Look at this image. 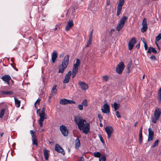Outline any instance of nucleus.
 <instances>
[{
    "label": "nucleus",
    "instance_id": "f257e3e1",
    "mask_svg": "<svg viewBox=\"0 0 161 161\" xmlns=\"http://www.w3.org/2000/svg\"><path fill=\"white\" fill-rule=\"evenodd\" d=\"M74 120L77 125L79 129L82 130L83 133L87 134L89 132L90 125L88 123L86 122V120L82 119L80 116H75Z\"/></svg>",
    "mask_w": 161,
    "mask_h": 161
},
{
    "label": "nucleus",
    "instance_id": "f03ea898",
    "mask_svg": "<svg viewBox=\"0 0 161 161\" xmlns=\"http://www.w3.org/2000/svg\"><path fill=\"white\" fill-rule=\"evenodd\" d=\"M40 109H39L37 110V113L39 114V116L40 117V119L38 120V122L40 125V126L42 127L43 125V122L44 120L45 119H47V118L46 117L47 115L45 114V108H43L42 109L41 112H40Z\"/></svg>",
    "mask_w": 161,
    "mask_h": 161
},
{
    "label": "nucleus",
    "instance_id": "7ed1b4c3",
    "mask_svg": "<svg viewBox=\"0 0 161 161\" xmlns=\"http://www.w3.org/2000/svg\"><path fill=\"white\" fill-rule=\"evenodd\" d=\"M69 56H65L62 62V63L59 66V70H64L66 68L69 62Z\"/></svg>",
    "mask_w": 161,
    "mask_h": 161
},
{
    "label": "nucleus",
    "instance_id": "20e7f679",
    "mask_svg": "<svg viewBox=\"0 0 161 161\" xmlns=\"http://www.w3.org/2000/svg\"><path fill=\"white\" fill-rule=\"evenodd\" d=\"M161 113L159 109L157 108L155 109L153 117H152V120L154 123H156L157 120H158L161 115Z\"/></svg>",
    "mask_w": 161,
    "mask_h": 161
},
{
    "label": "nucleus",
    "instance_id": "39448f33",
    "mask_svg": "<svg viewBox=\"0 0 161 161\" xmlns=\"http://www.w3.org/2000/svg\"><path fill=\"white\" fill-rule=\"evenodd\" d=\"M127 19V17L124 16L120 20L119 22L116 27V30L118 31H119L123 27Z\"/></svg>",
    "mask_w": 161,
    "mask_h": 161
},
{
    "label": "nucleus",
    "instance_id": "423d86ee",
    "mask_svg": "<svg viewBox=\"0 0 161 161\" xmlns=\"http://www.w3.org/2000/svg\"><path fill=\"white\" fill-rule=\"evenodd\" d=\"M105 130L107 134L108 138L109 139L112 136V134L114 131V129L111 126H107L105 128Z\"/></svg>",
    "mask_w": 161,
    "mask_h": 161
},
{
    "label": "nucleus",
    "instance_id": "0eeeda50",
    "mask_svg": "<svg viewBox=\"0 0 161 161\" xmlns=\"http://www.w3.org/2000/svg\"><path fill=\"white\" fill-rule=\"evenodd\" d=\"M75 103V102L74 101L65 98L61 99L59 101V103L62 105H66L68 104H74Z\"/></svg>",
    "mask_w": 161,
    "mask_h": 161
},
{
    "label": "nucleus",
    "instance_id": "6e6552de",
    "mask_svg": "<svg viewBox=\"0 0 161 161\" xmlns=\"http://www.w3.org/2000/svg\"><path fill=\"white\" fill-rule=\"evenodd\" d=\"M79 87L82 90L86 91L88 88V86L86 83L80 81L78 82Z\"/></svg>",
    "mask_w": 161,
    "mask_h": 161
},
{
    "label": "nucleus",
    "instance_id": "1a4fd4ad",
    "mask_svg": "<svg viewBox=\"0 0 161 161\" xmlns=\"http://www.w3.org/2000/svg\"><path fill=\"white\" fill-rule=\"evenodd\" d=\"M60 130L64 136H66L68 135V130L64 125H62L60 127Z\"/></svg>",
    "mask_w": 161,
    "mask_h": 161
},
{
    "label": "nucleus",
    "instance_id": "9d476101",
    "mask_svg": "<svg viewBox=\"0 0 161 161\" xmlns=\"http://www.w3.org/2000/svg\"><path fill=\"white\" fill-rule=\"evenodd\" d=\"M136 42V38H132L129 41L128 43V47L130 50H131Z\"/></svg>",
    "mask_w": 161,
    "mask_h": 161
},
{
    "label": "nucleus",
    "instance_id": "9b49d317",
    "mask_svg": "<svg viewBox=\"0 0 161 161\" xmlns=\"http://www.w3.org/2000/svg\"><path fill=\"white\" fill-rule=\"evenodd\" d=\"M102 112L105 114H108L109 112V107L108 104H104L102 108Z\"/></svg>",
    "mask_w": 161,
    "mask_h": 161
},
{
    "label": "nucleus",
    "instance_id": "f8f14e48",
    "mask_svg": "<svg viewBox=\"0 0 161 161\" xmlns=\"http://www.w3.org/2000/svg\"><path fill=\"white\" fill-rule=\"evenodd\" d=\"M142 28L141 29V31L142 32H144L147 31V20L146 18H144L143 19L142 21Z\"/></svg>",
    "mask_w": 161,
    "mask_h": 161
},
{
    "label": "nucleus",
    "instance_id": "ddd939ff",
    "mask_svg": "<svg viewBox=\"0 0 161 161\" xmlns=\"http://www.w3.org/2000/svg\"><path fill=\"white\" fill-rule=\"evenodd\" d=\"M55 150L58 152L60 153L63 155L65 154V153L63 149L58 144H56L55 145Z\"/></svg>",
    "mask_w": 161,
    "mask_h": 161
},
{
    "label": "nucleus",
    "instance_id": "4468645a",
    "mask_svg": "<svg viewBox=\"0 0 161 161\" xmlns=\"http://www.w3.org/2000/svg\"><path fill=\"white\" fill-rule=\"evenodd\" d=\"M148 142H150L153 140L154 135L153 131L151 128L148 129Z\"/></svg>",
    "mask_w": 161,
    "mask_h": 161
},
{
    "label": "nucleus",
    "instance_id": "2eb2a0df",
    "mask_svg": "<svg viewBox=\"0 0 161 161\" xmlns=\"http://www.w3.org/2000/svg\"><path fill=\"white\" fill-rule=\"evenodd\" d=\"M1 79L5 81L8 85L9 84V80L11 79L9 75H4L2 77Z\"/></svg>",
    "mask_w": 161,
    "mask_h": 161
},
{
    "label": "nucleus",
    "instance_id": "dca6fc26",
    "mask_svg": "<svg viewBox=\"0 0 161 161\" xmlns=\"http://www.w3.org/2000/svg\"><path fill=\"white\" fill-rule=\"evenodd\" d=\"M125 67V65L123 62H120L116 67V70H123Z\"/></svg>",
    "mask_w": 161,
    "mask_h": 161
},
{
    "label": "nucleus",
    "instance_id": "f3484780",
    "mask_svg": "<svg viewBox=\"0 0 161 161\" xmlns=\"http://www.w3.org/2000/svg\"><path fill=\"white\" fill-rule=\"evenodd\" d=\"M73 21L71 20H69L68 22L67 25L66 27L65 31H69L73 26Z\"/></svg>",
    "mask_w": 161,
    "mask_h": 161
},
{
    "label": "nucleus",
    "instance_id": "a211bd4d",
    "mask_svg": "<svg viewBox=\"0 0 161 161\" xmlns=\"http://www.w3.org/2000/svg\"><path fill=\"white\" fill-rule=\"evenodd\" d=\"M80 60L77 59L76 63L74 64L73 70H77L78 69V67L80 66Z\"/></svg>",
    "mask_w": 161,
    "mask_h": 161
},
{
    "label": "nucleus",
    "instance_id": "6ab92c4d",
    "mask_svg": "<svg viewBox=\"0 0 161 161\" xmlns=\"http://www.w3.org/2000/svg\"><path fill=\"white\" fill-rule=\"evenodd\" d=\"M58 56V53L56 51H53L52 55V62L53 63H54L56 60Z\"/></svg>",
    "mask_w": 161,
    "mask_h": 161
},
{
    "label": "nucleus",
    "instance_id": "aec40b11",
    "mask_svg": "<svg viewBox=\"0 0 161 161\" xmlns=\"http://www.w3.org/2000/svg\"><path fill=\"white\" fill-rule=\"evenodd\" d=\"M111 107L112 108H114L115 111H116L119 108L120 105L119 103H117L115 102H114L113 104H111Z\"/></svg>",
    "mask_w": 161,
    "mask_h": 161
},
{
    "label": "nucleus",
    "instance_id": "412c9836",
    "mask_svg": "<svg viewBox=\"0 0 161 161\" xmlns=\"http://www.w3.org/2000/svg\"><path fill=\"white\" fill-rule=\"evenodd\" d=\"M139 142L140 144L142 142V127H141L140 130L139 134Z\"/></svg>",
    "mask_w": 161,
    "mask_h": 161
},
{
    "label": "nucleus",
    "instance_id": "4be33fe9",
    "mask_svg": "<svg viewBox=\"0 0 161 161\" xmlns=\"http://www.w3.org/2000/svg\"><path fill=\"white\" fill-rule=\"evenodd\" d=\"M1 94L7 95H10L14 94L12 91H1Z\"/></svg>",
    "mask_w": 161,
    "mask_h": 161
},
{
    "label": "nucleus",
    "instance_id": "5701e85b",
    "mask_svg": "<svg viewBox=\"0 0 161 161\" xmlns=\"http://www.w3.org/2000/svg\"><path fill=\"white\" fill-rule=\"evenodd\" d=\"M56 87V85H55L53 86V87L52 88L51 93L50 95H54L56 94L57 91Z\"/></svg>",
    "mask_w": 161,
    "mask_h": 161
},
{
    "label": "nucleus",
    "instance_id": "b1692460",
    "mask_svg": "<svg viewBox=\"0 0 161 161\" xmlns=\"http://www.w3.org/2000/svg\"><path fill=\"white\" fill-rule=\"evenodd\" d=\"M75 148L76 149H77L80 146V141L78 138L76 139L75 141Z\"/></svg>",
    "mask_w": 161,
    "mask_h": 161
},
{
    "label": "nucleus",
    "instance_id": "393cba45",
    "mask_svg": "<svg viewBox=\"0 0 161 161\" xmlns=\"http://www.w3.org/2000/svg\"><path fill=\"white\" fill-rule=\"evenodd\" d=\"M15 100V103L16 107H19L20 106V101L17 99L14 96Z\"/></svg>",
    "mask_w": 161,
    "mask_h": 161
},
{
    "label": "nucleus",
    "instance_id": "a878e982",
    "mask_svg": "<svg viewBox=\"0 0 161 161\" xmlns=\"http://www.w3.org/2000/svg\"><path fill=\"white\" fill-rule=\"evenodd\" d=\"M157 52L156 50L154 48L152 47H149L147 51L148 53H150L151 52H153L154 53H156Z\"/></svg>",
    "mask_w": 161,
    "mask_h": 161
},
{
    "label": "nucleus",
    "instance_id": "bb28decb",
    "mask_svg": "<svg viewBox=\"0 0 161 161\" xmlns=\"http://www.w3.org/2000/svg\"><path fill=\"white\" fill-rule=\"evenodd\" d=\"M44 154L46 160H47L48 158V151L46 149L44 151Z\"/></svg>",
    "mask_w": 161,
    "mask_h": 161
},
{
    "label": "nucleus",
    "instance_id": "cd10ccee",
    "mask_svg": "<svg viewBox=\"0 0 161 161\" xmlns=\"http://www.w3.org/2000/svg\"><path fill=\"white\" fill-rule=\"evenodd\" d=\"M32 144L33 145H35L36 146L38 145V142L37 140L36 139V138H35L32 139Z\"/></svg>",
    "mask_w": 161,
    "mask_h": 161
},
{
    "label": "nucleus",
    "instance_id": "c85d7f7f",
    "mask_svg": "<svg viewBox=\"0 0 161 161\" xmlns=\"http://www.w3.org/2000/svg\"><path fill=\"white\" fill-rule=\"evenodd\" d=\"M81 104L85 107H87L88 105L87 100L86 99L83 100Z\"/></svg>",
    "mask_w": 161,
    "mask_h": 161
},
{
    "label": "nucleus",
    "instance_id": "c756f323",
    "mask_svg": "<svg viewBox=\"0 0 161 161\" xmlns=\"http://www.w3.org/2000/svg\"><path fill=\"white\" fill-rule=\"evenodd\" d=\"M94 156L95 157L100 158L101 156V153L99 152L94 153H93Z\"/></svg>",
    "mask_w": 161,
    "mask_h": 161
},
{
    "label": "nucleus",
    "instance_id": "7c9ffc66",
    "mask_svg": "<svg viewBox=\"0 0 161 161\" xmlns=\"http://www.w3.org/2000/svg\"><path fill=\"white\" fill-rule=\"evenodd\" d=\"M122 9V7L117 6V14L118 16L119 15L120 12L121 11Z\"/></svg>",
    "mask_w": 161,
    "mask_h": 161
},
{
    "label": "nucleus",
    "instance_id": "2f4dec72",
    "mask_svg": "<svg viewBox=\"0 0 161 161\" xmlns=\"http://www.w3.org/2000/svg\"><path fill=\"white\" fill-rule=\"evenodd\" d=\"M5 109H3L1 110V111L0 113V118H2L3 117L5 112Z\"/></svg>",
    "mask_w": 161,
    "mask_h": 161
},
{
    "label": "nucleus",
    "instance_id": "473e14b6",
    "mask_svg": "<svg viewBox=\"0 0 161 161\" xmlns=\"http://www.w3.org/2000/svg\"><path fill=\"white\" fill-rule=\"evenodd\" d=\"M106 157L105 155H103L99 158V161H106Z\"/></svg>",
    "mask_w": 161,
    "mask_h": 161
},
{
    "label": "nucleus",
    "instance_id": "72a5a7b5",
    "mask_svg": "<svg viewBox=\"0 0 161 161\" xmlns=\"http://www.w3.org/2000/svg\"><path fill=\"white\" fill-rule=\"evenodd\" d=\"M30 134L31 135L32 139L35 138H36V136L34 134V132L33 130H31L30 131Z\"/></svg>",
    "mask_w": 161,
    "mask_h": 161
},
{
    "label": "nucleus",
    "instance_id": "f704fd0d",
    "mask_svg": "<svg viewBox=\"0 0 161 161\" xmlns=\"http://www.w3.org/2000/svg\"><path fill=\"white\" fill-rule=\"evenodd\" d=\"M158 142L159 140H157L153 143V144L151 146V147L153 148L157 146L158 145Z\"/></svg>",
    "mask_w": 161,
    "mask_h": 161
},
{
    "label": "nucleus",
    "instance_id": "c9c22d12",
    "mask_svg": "<svg viewBox=\"0 0 161 161\" xmlns=\"http://www.w3.org/2000/svg\"><path fill=\"white\" fill-rule=\"evenodd\" d=\"M161 39V33H160L156 37V42H158Z\"/></svg>",
    "mask_w": 161,
    "mask_h": 161
},
{
    "label": "nucleus",
    "instance_id": "e433bc0d",
    "mask_svg": "<svg viewBox=\"0 0 161 161\" xmlns=\"http://www.w3.org/2000/svg\"><path fill=\"white\" fill-rule=\"evenodd\" d=\"M71 75V71H69L68 73L66 75L65 77L69 80L70 76Z\"/></svg>",
    "mask_w": 161,
    "mask_h": 161
},
{
    "label": "nucleus",
    "instance_id": "4c0bfd02",
    "mask_svg": "<svg viewBox=\"0 0 161 161\" xmlns=\"http://www.w3.org/2000/svg\"><path fill=\"white\" fill-rule=\"evenodd\" d=\"M71 75V71H69L68 73L66 75L65 77L69 80L70 76Z\"/></svg>",
    "mask_w": 161,
    "mask_h": 161
},
{
    "label": "nucleus",
    "instance_id": "58836bf2",
    "mask_svg": "<svg viewBox=\"0 0 161 161\" xmlns=\"http://www.w3.org/2000/svg\"><path fill=\"white\" fill-rule=\"evenodd\" d=\"M109 79V77L108 75H105L103 77V80L105 81H107Z\"/></svg>",
    "mask_w": 161,
    "mask_h": 161
},
{
    "label": "nucleus",
    "instance_id": "ea45409f",
    "mask_svg": "<svg viewBox=\"0 0 161 161\" xmlns=\"http://www.w3.org/2000/svg\"><path fill=\"white\" fill-rule=\"evenodd\" d=\"M40 101H41L40 99H38L36 102L35 103L34 105H35V107L36 108H37V107L36 106L37 103H38V104L39 105V103H40Z\"/></svg>",
    "mask_w": 161,
    "mask_h": 161
},
{
    "label": "nucleus",
    "instance_id": "a19ab883",
    "mask_svg": "<svg viewBox=\"0 0 161 161\" xmlns=\"http://www.w3.org/2000/svg\"><path fill=\"white\" fill-rule=\"evenodd\" d=\"M92 41V39H89L88 41L87 42V44L86 45V47H88L89 45L91 44Z\"/></svg>",
    "mask_w": 161,
    "mask_h": 161
},
{
    "label": "nucleus",
    "instance_id": "79ce46f5",
    "mask_svg": "<svg viewBox=\"0 0 161 161\" xmlns=\"http://www.w3.org/2000/svg\"><path fill=\"white\" fill-rule=\"evenodd\" d=\"M69 79L65 77L63 81V83H67L69 82Z\"/></svg>",
    "mask_w": 161,
    "mask_h": 161
},
{
    "label": "nucleus",
    "instance_id": "37998d69",
    "mask_svg": "<svg viewBox=\"0 0 161 161\" xmlns=\"http://www.w3.org/2000/svg\"><path fill=\"white\" fill-rule=\"evenodd\" d=\"M78 107L79 109L80 110H82L83 109V105L81 104L79 105Z\"/></svg>",
    "mask_w": 161,
    "mask_h": 161
},
{
    "label": "nucleus",
    "instance_id": "c03bdc74",
    "mask_svg": "<svg viewBox=\"0 0 161 161\" xmlns=\"http://www.w3.org/2000/svg\"><path fill=\"white\" fill-rule=\"evenodd\" d=\"M98 117L99 119V120L100 122H101V121L103 120V116L101 114H98Z\"/></svg>",
    "mask_w": 161,
    "mask_h": 161
},
{
    "label": "nucleus",
    "instance_id": "a18cd8bd",
    "mask_svg": "<svg viewBox=\"0 0 161 161\" xmlns=\"http://www.w3.org/2000/svg\"><path fill=\"white\" fill-rule=\"evenodd\" d=\"M116 111V115L118 118H120L121 116L120 115V114L118 111Z\"/></svg>",
    "mask_w": 161,
    "mask_h": 161
},
{
    "label": "nucleus",
    "instance_id": "49530a36",
    "mask_svg": "<svg viewBox=\"0 0 161 161\" xmlns=\"http://www.w3.org/2000/svg\"><path fill=\"white\" fill-rule=\"evenodd\" d=\"M131 63L130 62V63H129L127 64V68L128 70H129L130 69L131 67Z\"/></svg>",
    "mask_w": 161,
    "mask_h": 161
},
{
    "label": "nucleus",
    "instance_id": "de8ad7c7",
    "mask_svg": "<svg viewBox=\"0 0 161 161\" xmlns=\"http://www.w3.org/2000/svg\"><path fill=\"white\" fill-rule=\"evenodd\" d=\"M77 71H73V72L71 75L72 77L73 78L75 77V75L77 73Z\"/></svg>",
    "mask_w": 161,
    "mask_h": 161
},
{
    "label": "nucleus",
    "instance_id": "09e8293b",
    "mask_svg": "<svg viewBox=\"0 0 161 161\" xmlns=\"http://www.w3.org/2000/svg\"><path fill=\"white\" fill-rule=\"evenodd\" d=\"M99 138H100V139L101 141L103 143H104V142L103 140V139L102 137V136H101V135H100L99 136Z\"/></svg>",
    "mask_w": 161,
    "mask_h": 161
},
{
    "label": "nucleus",
    "instance_id": "8fccbe9b",
    "mask_svg": "<svg viewBox=\"0 0 161 161\" xmlns=\"http://www.w3.org/2000/svg\"><path fill=\"white\" fill-rule=\"evenodd\" d=\"M124 3L119 2L118 6L122 7V6L123 5Z\"/></svg>",
    "mask_w": 161,
    "mask_h": 161
},
{
    "label": "nucleus",
    "instance_id": "3c124183",
    "mask_svg": "<svg viewBox=\"0 0 161 161\" xmlns=\"http://www.w3.org/2000/svg\"><path fill=\"white\" fill-rule=\"evenodd\" d=\"M150 59L152 60H156V57L154 56H152L150 57Z\"/></svg>",
    "mask_w": 161,
    "mask_h": 161
},
{
    "label": "nucleus",
    "instance_id": "603ef678",
    "mask_svg": "<svg viewBox=\"0 0 161 161\" xmlns=\"http://www.w3.org/2000/svg\"><path fill=\"white\" fill-rule=\"evenodd\" d=\"M141 40L143 42L144 44H145V43H146V42L144 38H141Z\"/></svg>",
    "mask_w": 161,
    "mask_h": 161
},
{
    "label": "nucleus",
    "instance_id": "864d4df0",
    "mask_svg": "<svg viewBox=\"0 0 161 161\" xmlns=\"http://www.w3.org/2000/svg\"><path fill=\"white\" fill-rule=\"evenodd\" d=\"M144 45L145 48V50H146L147 49V47H148L147 43H145V44H144Z\"/></svg>",
    "mask_w": 161,
    "mask_h": 161
},
{
    "label": "nucleus",
    "instance_id": "5fc2aeb1",
    "mask_svg": "<svg viewBox=\"0 0 161 161\" xmlns=\"http://www.w3.org/2000/svg\"><path fill=\"white\" fill-rule=\"evenodd\" d=\"M110 3V0H107V5H109Z\"/></svg>",
    "mask_w": 161,
    "mask_h": 161
},
{
    "label": "nucleus",
    "instance_id": "6e6d98bb",
    "mask_svg": "<svg viewBox=\"0 0 161 161\" xmlns=\"http://www.w3.org/2000/svg\"><path fill=\"white\" fill-rule=\"evenodd\" d=\"M79 161H84V157H81Z\"/></svg>",
    "mask_w": 161,
    "mask_h": 161
},
{
    "label": "nucleus",
    "instance_id": "4d7b16f0",
    "mask_svg": "<svg viewBox=\"0 0 161 161\" xmlns=\"http://www.w3.org/2000/svg\"><path fill=\"white\" fill-rule=\"evenodd\" d=\"M89 39H92V35L90 34L89 36Z\"/></svg>",
    "mask_w": 161,
    "mask_h": 161
},
{
    "label": "nucleus",
    "instance_id": "13d9d810",
    "mask_svg": "<svg viewBox=\"0 0 161 161\" xmlns=\"http://www.w3.org/2000/svg\"><path fill=\"white\" fill-rule=\"evenodd\" d=\"M158 42H156V41H155V43H156V45H157V46L158 47V48H159V46H158Z\"/></svg>",
    "mask_w": 161,
    "mask_h": 161
},
{
    "label": "nucleus",
    "instance_id": "bf43d9fd",
    "mask_svg": "<svg viewBox=\"0 0 161 161\" xmlns=\"http://www.w3.org/2000/svg\"><path fill=\"white\" fill-rule=\"evenodd\" d=\"M116 72L119 74H121L122 73V71H116Z\"/></svg>",
    "mask_w": 161,
    "mask_h": 161
},
{
    "label": "nucleus",
    "instance_id": "052dcab7",
    "mask_svg": "<svg viewBox=\"0 0 161 161\" xmlns=\"http://www.w3.org/2000/svg\"><path fill=\"white\" fill-rule=\"evenodd\" d=\"M119 2L122 3H124V0H119Z\"/></svg>",
    "mask_w": 161,
    "mask_h": 161
},
{
    "label": "nucleus",
    "instance_id": "680f3d73",
    "mask_svg": "<svg viewBox=\"0 0 161 161\" xmlns=\"http://www.w3.org/2000/svg\"><path fill=\"white\" fill-rule=\"evenodd\" d=\"M64 53H62V54H61V55H60V58H61V57H63L64 56Z\"/></svg>",
    "mask_w": 161,
    "mask_h": 161
},
{
    "label": "nucleus",
    "instance_id": "e2e57ef3",
    "mask_svg": "<svg viewBox=\"0 0 161 161\" xmlns=\"http://www.w3.org/2000/svg\"><path fill=\"white\" fill-rule=\"evenodd\" d=\"M3 134H4V133H2L1 134H0V136H1L2 137V136H3Z\"/></svg>",
    "mask_w": 161,
    "mask_h": 161
},
{
    "label": "nucleus",
    "instance_id": "0e129e2a",
    "mask_svg": "<svg viewBox=\"0 0 161 161\" xmlns=\"http://www.w3.org/2000/svg\"><path fill=\"white\" fill-rule=\"evenodd\" d=\"M137 122H135V125H134V126L135 127L136 126V125H137Z\"/></svg>",
    "mask_w": 161,
    "mask_h": 161
},
{
    "label": "nucleus",
    "instance_id": "69168bd1",
    "mask_svg": "<svg viewBox=\"0 0 161 161\" xmlns=\"http://www.w3.org/2000/svg\"><path fill=\"white\" fill-rule=\"evenodd\" d=\"M52 96L53 95H50V96H49V99H50L51 98Z\"/></svg>",
    "mask_w": 161,
    "mask_h": 161
},
{
    "label": "nucleus",
    "instance_id": "338daca9",
    "mask_svg": "<svg viewBox=\"0 0 161 161\" xmlns=\"http://www.w3.org/2000/svg\"><path fill=\"white\" fill-rule=\"evenodd\" d=\"M100 126L101 127H102L103 126V125L101 123H100Z\"/></svg>",
    "mask_w": 161,
    "mask_h": 161
},
{
    "label": "nucleus",
    "instance_id": "774afa93",
    "mask_svg": "<svg viewBox=\"0 0 161 161\" xmlns=\"http://www.w3.org/2000/svg\"><path fill=\"white\" fill-rule=\"evenodd\" d=\"M145 75H143V77H142V79H144V78H145Z\"/></svg>",
    "mask_w": 161,
    "mask_h": 161
}]
</instances>
